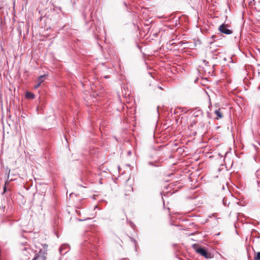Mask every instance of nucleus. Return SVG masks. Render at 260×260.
Returning <instances> with one entry per match:
<instances>
[{"label": "nucleus", "mask_w": 260, "mask_h": 260, "mask_svg": "<svg viewBox=\"0 0 260 260\" xmlns=\"http://www.w3.org/2000/svg\"><path fill=\"white\" fill-rule=\"evenodd\" d=\"M23 244L24 245H22V247L19 249L21 251L20 255V260H29L31 254L34 253L33 250L30 248L29 244L26 243Z\"/></svg>", "instance_id": "obj_1"}, {"label": "nucleus", "mask_w": 260, "mask_h": 260, "mask_svg": "<svg viewBox=\"0 0 260 260\" xmlns=\"http://www.w3.org/2000/svg\"><path fill=\"white\" fill-rule=\"evenodd\" d=\"M192 248L196 252L200 254L207 259H210L213 257V254L209 252L207 249L196 243L192 245Z\"/></svg>", "instance_id": "obj_2"}, {"label": "nucleus", "mask_w": 260, "mask_h": 260, "mask_svg": "<svg viewBox=\"0 0 260 260\" xmlns=\"http://www.w3.org/2000/svg\"><path fill=\"white\" fill-rule=\"evenodd\" d=\"M228 27V25L225 24V23H222L219 26L218 30L222 34L225 35L232 34L233 31L231 29H229Z\"/></svg>", "instance_id": "obj_3"}, {"label": "nucleus", "mask_w": 260, "mask_h": 260, "mask_svg": "<svg viewBox=\"0 0 260 260\" xmlns=\"http://www.w3.org/2000/svg\"><path fill=\"white\" fill-rule=\"evenodd\" d=\"M69 246L67 244L62 245L59 248V252L61 255H64L69 251Z\"/></svg>", "instance_id": "obj_4"}, {"label": "nucleus", "mask_w": 260, "mask_h": 260, "mask_svg": "<svg viewBox=\"0 0 260 260\" xmlns=\"http://www.w3.org/2000/svg\"><path fill=\"white\" fill-rule=\"evenodd\" d=\"M93 247H94V245L91 244L90 243L85 242L82 245V249L84 251H88L89 249V250H91Z\"/></svg>", "instance_id": "obj_5"}, {"label": "nucleus", "mask_w": 260, "mask_h": 260, "mask_svg": "<svg viewBox=\"0 0 260 260\" xmlns=\"http://www.w3.org/2000/svg\"><path fill=\"white\" fill-rule=\"evenodd\" d=\"M102 31V28L100 26H95V30L93 29V33L94 37L98 39L100 35L101 31Z\"/></svg>", "instance_id": "obj_6"}, {"label": "nucleus", "mask_w": 260, "mask_h": 260, "mask_svg": "<svg viewBox=\"0 0 260 260\" xmlns=\"http://www.w3.org/2000/svg\"><path fill=\"white\" fill-rule=\"evenodd\" d=\"M222 37V35H221V34H218L212 35L211 37V39H212L213 40V41L215 42L217 40L221 39Z\"/></svg>", "instance_id": "obj_7"}, {"label": "nucleus", "mask_w": 260, "mask_h": 260, "mask_svg": "<svg viewBox=\"0 0 260 260\" xmlns=\"http://www.w3.org/2000/svg\"><path fill=\"white\" fill-rule=\"evenodd\" d=\"M25 97L28 99H34L35 95L32 92L27 91L25 93Z\"/></svg>", "instance_id": "obj_8"}, {"label": "nucleus", "mask_w": 260, "mask_h": 260, "mask_svg": "<svg viewBox=\"0 0 260 260\" xmlns=\"http://www.w3.org/2000/svg\"><path fill=\"white\" fill-rule=\"evenodd\" d=\"M148 164L149 166H153L154 167H158L160 166V165H159V161H158L157 160H156L153 162V161H148Z\"/></svg>", "instance_id": "obj_9"}, {"label": "nucleus", "mask_w": 260, "mask_h": 260, "mask_svg": "<svg viewBox=\"0 0 260 260\" xmlns=\"http://www.w3.org/2000/svg\"><path fill=\"white\" fill-rule=\"evenodd\" d=\"M203 114V111L201 109L194 110L193 113V115L194 117L199 116L200 115Z\"/></svg>", "instance_id": "obj_10"}, {"label": "nucleus", "mask_w": 260, "mask_h": 260, "mask_svg": "<svg viewBox=\"0 0 260 260\" xmlns=\"http://www.w3.org/2000/svg\"><path fill=\"white\" fill-rule=\"evenodd\" d=\"M47 76L48 75L46 74L40 76L38 77V81L42 83L44 81L45 79H46Z\"/></svg>", "instance_id": "obj_11"}, {"label": "nucleus", "mask_w": 260, "mask_h": 260, "mask_svg": "<svg viewBox=\"0 0 260 260\" xmlns=\"http://www.w3.org/2000/svg\"><path fill=\"white\" fill-rule=\"evenodd\" d=\"M215 114L217 116V118H216L217 119H220V118H222V117H223L222 114L220 112L219 109L216 110L215 111Z\"/></svg>", "instance_id": "obj_12"}, {"label": "nucleus", "mask_w": 260, "mask_h": 260, "mask_svg": "<svg viewBox=\"0 0 260 260\" xmlns=\"http://www.w3.org/2000/svg\"><path fill=\"white\" fill-rule=\"evenodd\" d=\"M21 238H22V241L20 242V244H19V248L20 247H22V245H24L23 243H26L27 244H28L27 242L26 241V238L24 237V236L23 235H21Z\"/></svg>", "instance_id": "obj_13"}, {"label": "nucleus", "mask_w": 260, "mask_h": 260, "mask_svg": "<svg viewBox=\"0 0 260 260\" xmlns=\"http://www.w3.org/2000/svg\"><path fill=\"white\" fill-rule=\"evenodd\" d=\"M46 258L44 256L38 257L37 254H36L32 260H46Z\"/></svg>", "instance_id": "obj_14"}, {"label": "nucleus", "mask_w": 260, "mask_h": 260, "mask_svg": "<svg viewBox=\"0 0 260 260\" xmlns=\"http://www.w3.org/2000/svg\"><path fill=\"white\" fill-rule=\"evenodd\" d=\"M32 185V180H30L29 182H28L27 183H26L25 185H24V187L27 189H29L30 188V187Z\"/></svg>", "instance_id": "obj_15"}, {"label": "nucleus", "mask_w": 260, "mask_h": 260, "mask_svg": "<svg viewBox=\"0 0 260 260\" xmlns=\"http://www.w3.org/2000/svg\"><path fill=\"white\" fill-rule=\"evenodd\" d=\"M257 145H253V147L256 152L257 153H260V144L257 143Z\"/></svg>", "instance_id": "obj_16"}, {"label": "nucleus", "mask_w": 260, "mask_h": 260, "mask_svg": "<svg viewBox=\"0 0 260 260\" xmlns=\"http://www.w3.org/2000/svg\"><path fill=\"white\" fill-rule=\"evenodd\" d=\"M222 203H223V205L224 206H228L230 204V202H228V199L225 197H224L223 198V200H222Z\"/></svg>", "instance_id": "obj_17"}, {"label": "nucleus", "mask_w": 260, "mask_h": 260, "mask_svg": "<svg viewBox=\"0 0 260 260\" xmlns=\"http://www.w3.org/2000/svg\"><path fill=\"white\" fill-rule=\"evenodd\" d=\"M9 183V181H8V180L5 182V185L3 186V194H4V193H5L7 191L8 189H7V187L6 185H8Z\"/></svg>", "instance_id": "obj_18"}, {"label": "nucleus", "mask_w": 260, "mask_h": 260, "mask_svg": "<svg viewBox=\"0 0 260 260\" xmlns=\"http://www.w3.org/2000/svg\"><path fill=\"white\" fill-rule=\"evenodd\" d=\"M254 259L255 260H260V251L256 253L254 256Z\"/></svg>", "instance_id": "obj_19"}, {"label": "nucleus", "mask_w": 260, "mask_h": 260, "mask_svg": "<svg viewBox=\"0 0 260 260\" xmlns=\"http://www.w3.org/2000/svg\"><path fill=\"white\" fill-rule=\"evenodd\" d=\"M91 218H89V217H87L85 219H80V218H78V220L79 221H85V220H89V219H90Z\"/></svg>", "instance_id": "obj_20"}, {"label": "nucleus", "mask_w": 260, "mask_h": 260, "mask_svg": "<svg viewBox=\"0 0 260 260\" xmlns=\"http://www.w3.org/2000/svg\"><path fill=\"white\" fill-rule=\"evenodd\" d=\"M129 225L133 229L136 226L135 224L132 221L129 222Z\"/></svg>", "instance_id": "obj_21"}, {"label": "nucleus", "mask_w": 260, "mask_h": 260, "mask_svg": "<svg viewBox=\"0 0 260 260\" xmlns=\"http://www.w3.org/2000/svg\"><path fill=\"white\" fill-rule=\"evenodd\" d=\"M41 84V83L38 81V83L35 86V88H38L40 86Z\"/></svg>", "instance_id": "obj_22"}, {"label": "nucleus", "mask_w": 260, "mask_h": 260, "mask_svg": "<svg viewBox=\"0 0 260 260\" xmlns=\"http://www.w3.org/2000/svg\"><path fill=\"white\" fill-rule=\"evenodd\" d=\"M196 122L195 120H193L192 123L190 124L191 126H192L193 124H195Z\"/></svg>", "instance_id": "obj_23"}, {"label": "nucleus", "mask_w": 260, "mask_h": 260, "mask_svg": "<svg viewBox=\"0 0 260 260\" xmlns=\"http://www.w3.org/2000/svg\"><path fill=\"white\" fill-rule=\"evenodd\" d=\"M123 5H124V6H125V7H127V4L126 2H123Z\"/></svg>", "instance_id": "obj_24"}, {"label": "nucleus", "mask_w": 260, "mask_h": 260, "mask_svg": "<svg viewBox=\"0 0 260 260\" xmlns=\"http://www.w3.org/2000/svg\"><path fill=\"white\" fill-rule=\"evenodd\" d=\"M76 212L78 215L80 214V211L79 210H76Z\"/></svg>", "instance_id": "obj_25"}, {"label": "nucleus", "mask_w": 260, "mask_h": 260, "mask_svg": "<svg viewBox=\"0 0 260 260\" xmlns=\"http://www.w3.org/2000/svg\"><path fill=\"white\" fill-rule=\"evenodd\" d=\"M131 154H132V152H131V151H128L127 152V154H128V155H129H129H131Z\"/></svg>", "instance_id": "obj_26"}, {"label": "nucleus", "mask_w": 260, "mask_h": 260, "mask_svg": "<svg viewBox=\"0 0 260 260\" xmlns=\"http://www.w3.org/2000/svg\"><path fill=\"white\" fill-rule=\"evenodd\" d=\"M183 44H184V43H183L182 42H179V44L180 45V46H182Z\"/></svg>", "instance_id": "obj_27"}, {"label": "nucleus", "mask_w": 260, "mask_h": 260, "mask_svg": "<svg viewBox=\"0 0 260 260\" xmlns=\"http://www.w3.org/2000/svg\"><path fill=\"white\" fill-rule=\"evenodd\" d=\"M156 87H157V88H158V89H162V88H161V87H160V86H158V85H157Z\"/></svg>", "instance_id": "obj_28"}, {"label": "nucleus", "mask_w": 260, "mask_h": 260, "mask_svg": "<svg viewBox=\"0 0 260 260\" xmlns=\"http://www.w3.org/2000/svg\"><path fill=\"white\" fill-rule=\"evenodd\" d=\"M254 237H255V238H257V239L260 238V236H259V235H258H258H256V236H254Z\"/></svg>", "instance_id": "obj_29"}, {"label": "nucleus", "mask_w": 260, "mask_h": 260, "mask_svg": "<svg viewBox=\"0 0 260 260\" xmlns=\"http://www.w3.org/2000/svg\"><path fill=\"white\" fill-rule=\"evenodd\" d=\"M132 241L133 242H134L135 244L137 243L136 240H135V239H133V240H132Z\"/></svg>", "instance_id": "obj_30"}, {"label": "nucleus", "mask_w": 260, "mask_h": 260, "mask_svg": "<svg viewBox=\"0 0 260 260\" xmlns=\"http://www.w3.org/2000/svg\"><path fill=\"white\" fill-rule=\"evenodd\" d=\"M104 78H106V79L109 78V76L108 75L105 76L104 77Z\"/></svg>", "instance_id": "obj_31"}, {"label": "nucleus", "mask_w": 260, "mask_h": 260, "mask_svg": "<svg viewBox=\"0 0 260 260\" xmlns=\"http://www.w3.org/2000/svg\"><path fill=\"white\" fill-rule=\"evenodd\" d=\"M213 43H214V42H213V41H211V42H209V43H210V44H212Z\"/></svg>", "instance_id": "obj_32"}, {"label": "nucleus", "mask_w": 260, "mask_h": 260, "mask_svg": "<svg viewBox=\"0 0 260 260\" xmlns=\"http://www.w3.org/2000/svg\"><path fill=\"white\" fill-rule=\"evenodd\" d=\"M257 184H259V180H257Z\"/></svg>", "instance_id": "obj_33"}, {"label": "nucleus", "mask_w": 260, "mask_h": 260, "mask_svg": "<svg viewBox=\"0 0 260 260\" xmlns=\"http://www.w3.org/2000/svg\"><path fill=\"white\" fill-rule=\"evenodd\" d=\"M257 175H259L260 172H257Z\"/></svg>", "instance_id": "obj_34"}, {"label": "nucleus", "mask_w": 260, "mask_h": 260, "mask_svg": "<svg viewBox=\"0 0 260 260\" xmlns=\"http://www.w3.org/2000/svg\"><path fill=\"white\" fill-rule=\"evenodd\" d=\"M39 108V107H37V110H38Z\"/></svg>", "instance_id": "obj_35"}, {"label": "nucleus", "mask_w": 260, "mask_h": 260, "mask_svg": "<svg viewBox=\"0 0 260 260\" xmlns=\"http://www.w3.org/2000/svg\"><path fill=\"white\" fill-rule=\"evenodd\" d=\"M157 113H158V109H157Z\"/></svg>", "instance_id": "obj_36"}, {"label": "nucleus", "mask_w": 260, "mask_h": 260, "mask_svg": "<svg viewBox=\"0 0 260 260\" xmlns=\"http://www.w3.org/2000/svg\"><path fill=\"white\" fill-rule=\"evenodd\" d=\"M94 260H96V259H95Z\"/></svg>", "instance_id": "obj_37"}]
</instances>
